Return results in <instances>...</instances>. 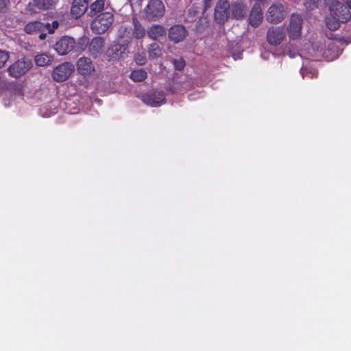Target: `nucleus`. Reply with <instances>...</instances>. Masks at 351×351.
<instances>
[{
  "label": "nucleus",
  "mask_w": 351,
  "mask_h": 351,
  "mask_svg": "<svg viewBox=\"0 0 351 351\" xmlns=\"http://www.w3.org/2000/svg\"><path fill=\"white\" fill-rule=\"evenodd\" d=\"M147 34L149 38L152 40H157L166 35V30L161 25H152L147 30Z\"/></svg>",
  "instance_id": "18"
},
{
  "label": "nucleus",
  "mask_w": 351,
  "mask_h": 351,
  "mask_svg": "<svg viewBox=\"0 0 351 351\" xmlns=\"http://www.w3.org/2000/svg\"><path fill=\"white\" fill-rule=\"evenodd\" d=\"M88 0H73L71 9V15L75 18L82 16L88 8Z\"/></svg>",
  "instance_id": "16"
},
{
  "label": "nucleus",
  "mask_w": 351,
  "mask_h": 351,
  "mask_svg": "<svg viewBox=\"0 0 351 351\" xmlns=\"http://www.w3.org/2000/svg\"><path fill=\"white\" fill-rule=\"evenodd\" d=\"M105 40L101 36L93 38L89 43L88 51L94 58L101 53L104 47Z\"/></svg>",
  "instance_id": "15"
},
{
  "label": "nucleus",
  "mask_w": 351,
  "mask_h": 351,
  "mask_svg": "<svg viewBox=\"0 0 351 351\" xmlns=\"http://www.w3.org/2000/svg\"><path fill=\"white\" fill-rule=\"evenodd\" d=\"M53 26L54 27H58V23L57 21H53Z\"/></svg>",
  "instance_id": "37"
},
{
  "label": "nucleus",
  "mask_w": 351,
  "mask_h": 351,
  "mask_svg": "<svg viewBox=\"0 0 351 351\" xmlns=\"http://www.w3.org/2000/svg\"><path fill=\"white\" fill-rule=\"evenodd\" d=\"M75 45V40L69 36H62L55 45V50L60 55H65L73 50Z\"/></svg>",
  "instance_id": "12"
},
{
  "label": "nucleus",
  "mask_w": 351,
  "mask_h": 351,
  "mask_svg": "<svg viewBox=\"0 0 351 351\" xmlns=\"http://www.w3.org/2000/svg\"><path fill=\"white\" fill-rule=\"evenodd\" d=\"M302 23L303 19L300 14L293 13L291 15L287 27L288 35L290 39L296 40L301 36Z\"/></svg>",
  "instance_id": "7"
},
{
  "label": "nucleus",
  "mask_w": 351,
  "mask_h": 351,
  "mask_svg": "<svg viewBox=\"0 0 351 351\" xmlns=\"http://www.w3.org/2000/svg\"><path fill=\"white\" fill-rule=\"evenodd\" d=\"M114 15L111 12H104L98 14L91 23V29L97 34L106 32L112 25Z\"/></svg>",
  "instance_id": "2"
},
{
  "label": "nucleus",
  "mask_w": 351,
  "mask_h": 351,
  "mask_svg": "<svg viewBox=\"0 0 351 351\" xmlns=\"http://www.w3.org/2000/svg\"><path fill=\"white\" fill-rule=\"evenodd\" d=\"M54 4L53 0H33L32 5L38 10L50 9Z\"/></svg>",
  "instance_id": "24"
},
{
  "label": "nucleus",
  "mask_w": 351,
  "mask_h": 351,
  "mask_svg": "<svg viewBox=\"0 0 351 351\" xmlns=\"http://www.w3.org/2000/svg\"><path fill=\"white\" fill-rule=\"evenodd\" d=\"M342 1L346 2V3H348L349 2H351V0H342Z\"/></svg>",
  "instance_id": "39"
},
{
  "label": "nucleus",
  "mask_w": 351,
  "mask_h": 351,
  "mask_svg": "<svg viewBox=\"0 0 351 351\" xmlns=\"http://www.w3.org/2000/svg\"><path fill=\"white\" fill-rule=\"evenodd\" d=\"M165 13V7L161 0H149L143 10L145 20L148 21H157Z\"/></svg>",
  "instance_id": "1"
},
{
  "label": "nucleus",
  "mask_w": 351,
  "mask_h": 351,
  "mask_svg": "<svg viewBox=\"0 0 351 351\" xmlns=\"http://www.w3.org/2000/svg\"><path fill=\"white\" fill-rule=\"evenodd\" d=\"M145 61H146V59L145 57L142 56V57H138L136 58V62L137 64H140V65H143L145 63Z\"/></svg>",
  "instance_id": "34"
},
{
  "label": "nucleus",
  "mask_w": 351,
  "mask_h": 351,
  "mask_svg": "<svg viewBox=\"0 0 351 351\" xmlns=\"http://www.w3.org/2000/svg\"><path fill=\"white\" fill-rule=\"evenodd\" d=\"M147 76V73L143 69H136L131 72L130 77L136 82H143Z\"/></svg>",
  "instance_id": "25"
},
{
  "label": "nucleus",
  "mask_w": 351,
  "mask_h": 351,
  "mask_svg": "<svg viewBox=\"0 0 351 351\" xmlns=\"http://www.w3.org/2000/svg\"><path fill=\"white\" fill-rule=\"evenodd\" d=\"M317 1L318 0H306L304 5L308 9L313 10L317 7Z\"/></svg>",
  "instance_id": "33"
},
{
  "label": "nucleus",
  "mask_w": 351,
  "mask_h": 351,
  "mask_svg": "<svg viewBox=\"0 0 351 351\" xmlns=\"http://www.w3.org/2000/svg\"><path fill=\"white\" fill-rule=\"evenodd\" d=\"M53 56L47 53L38 54L35 57V62L39 66L49 65L53 62Z\"/></svg>",
  "instance_id": "23"
},
{
  "label": "nucleus",
  "mask_w": 351,
  "mask_h": 351,
  "mask_svg": "<svg viewBox=\"0 0 351 351\" xmlns=\"http://www.w3.org/2000/svg\"><path fill=\"white\" fill-rule=\"evenodd\" d=\"M263 20V13L259 3H256L252 6L249 16L248 23L253 27H258Z\"/></svg>",
  "instance_id": "13"
},
{
  "label": "nucleus",
  "mask_w": 351,
  "mask_h": 351,
  "mask_svg": "<svg viewBox=\"0 0 351 351\" xmlns=\"http://www.w3.org/2000/svg\"><path fill=\"white\" fill-rule=\"evenodd\" d=\"M340 23H341V21L332 15L326 19V26L331 31L338 29L340 27Z\"/></svg>",
  "instance_id": "27"
},
{
  "label": "nucleus",
  "mask_w": 351,
  "mask_h": 351,
  "mask_svg": "<svg viewBox=\"0 0 351 351\" xmlns=\"http://www.w3.org/2000/svg\"><path fill=\"white\" fill-rule=\"evenodd\" d=\"M32 66L30 59L23 57L16 60L8 68L9 75L13 77L19 78L25 75Z\"/></svg>",
  "instance_id": "5"
},
{
  "label": "nucleus",
  "mask_w": 351,
  "mask_h": 351,
  "mask_svg": "<svg viewBox=\"0 0 351 351\" xmlns=\"http://www.w3.org/2000/svg\"><path fill=\"white\" fill-rule=\"evenodd\" d=\"M78 72L84 76L90 75L95 71L91 60L86 57L80 58L77 62Z\"/></svg>",
  "instance_id": "14"
},
{
  "label": "nucleus",
  "mask_w": 351,
  "mask_h": 351,
  "mask_svg": "<svg viewBox=\"0 0 351 351\" xmlns=\"http://www.w3.org/2000/svg\"><path fill=\"white\" fill-rule=\"evenodd\" d=\"M330 15L337 17L341 23H346L351 19L349 6L341 3L337 0H331L329 5Z\"/></svg>",
  "instance_id": "4"
},
{
  "label": "nucleus",
  "mask_w": 351,
  "mask_h": 351,
  "mask_svg": "<svg viewBox=\"0 0 351 351\" xmlns=\"http://www.w3.org/2000/svg\"><path fill=\"white\" fill-rule=\"evenodd\" d=\"M105 5L104 0H96L90 5L88 15L93 16L104 10Z\"/></svg>",
  "instance_id": "22"
},
{
  "label": "nucleus",
  "mask_w": 351,
  "mask_h": 351,
  "mask_svg": "<svg viewBox=\"0 0 351 351\" xmlns=\"http://www.w3.org/2000/svg\"><path fill=\"white\" fill-rule=\"evenodd\" d=\"M188 35V31L182 25H174L168 31V38L174 43L183 41Z\"/></svg>",
  "instance_id": "10"
},
{
  "label": "nucleus",
  "mask_w": 351,
  "mask_h": 351,
  "mask_svg": "<svg viewBox=\"0 0 351 351\" xmlns=\"http://www.w3.org/2000/svg\"><path fill=\"white\" fill-rule=\"evenodd\" d=\"M141 99L145 104L156 107L163 103L165 95L163 91L152 90L143 95Z\"/></svg>",
  "instance_id": "11"
},
{
  "label": "nucleus",
  "mask_w": 351,
  "mask_h": 351,
  "mask_svg": "<svg viewBox=\"0 0 351 351\" xmlns=\"http://www.w3.org/2000/svg\"><path fill=\"white\" fill-rule=\"evenodd\" d=\"M266 37L269 45L278 46L285 38V29L282 26L270 27L267 32Z\"/></svg>",
  "instance_id": "9"
},
{
  "label": "nucleus",
  "mask_w": 351,
  "mask_h": 351,
  "mask_svg": "<svg viewBox=\"0 0 351 351\" xmlns=\"http://www.w3.org/2000/svg\"><path fill=\"white\" fill-rule=\"evenodd\" d=\"M230 6L228 0H219L215 8L214 17L219 24H224L228 19Z\"/></svg>",
  "instance_id": "8"
},
{
  "label": "nucleus",
  "mask_w": 351,
  "mask_h": 351,
  "mask_svg": "<svg viewBox=\"0 0 351 351\" xmlns=\"http://www.w3.org/2000/svg\"><path fill=\"white\" fill-rule=\"evenodd\" d=\"M46 38V34L43 33L42 32H40V35H39V38L40 40H43Z\"/></svg>",
  "instance_id": "36"
},
{
  "label": "nucleus",
  "mask_w": 351,
  "mask_h": 351,
  "mask_svg": "<svg viewBox=\"0 0 351 351\" xmlns=\"http://www.w3.org/2000/svg\"><path fill=\"white\" fill-rule=\"evenodd\" d=\"M119 34L120 37L128 36L130 34V29L125 26H121L119 29Z\"/></svg>",
  "instance_id": "32"
},
{
  "label": "nucleus",
  "mask_w": 351,
  "mask_h": 351,
  "mask_svg": "<svg viewBox=\"0 0 351 351\" xmlns=\"http://www.w3.org/2000/svg\"><path fill=\"white\" fill-rule=\"evenodd\" d=\"M74 71V66L69 62H64L56 67L52 71V79L57 82H62L67 80Z\"/></svg>",
  "instance_id": "6"
},
{
  "label": "nucleus",
  "mask_w": 351,
  "mask_h": 351,
  "mask_svg": "<svg viewBox=\"0 0 351 351\" xmlns=\"http://www.w3.org/2000/svg\"><path fill=\"white\" fill-rule=\"evenodd\" d=\"M346 4L349 6L350 10L351 11V1Z\"/></svg>",
  "instance_id": "38"
},
{
  "label": "nucleus",
  "mask_w": 351,
  "mask_h": 351,
  "mask_svg": "<svg viewBox=\"0 0 351 351\" xmlns=\"http://www.w3.org/2000/svg\"><path fill=\"white\" fill-rule=\"evenodd\" d=\"M9 58L10 54L8 51L0 50V69L4 66Z\"/></svg>",
  "instance_id": "29"
},
{
  "label": "nucleus",
  "mask_w": 351,
  "mask_h": 351,
  "mask_svg": "<svg viewBox=\"0 0 351 351\" xmlns=\"http://www.w3.org/2000/svg\"><path fill=\"white\" fill-rule=\"evenodd\" d=\"M287 16L285 6L282 3H273L269 7L265 14V18L271 24H278L281 23Z\"/></svg>",
  "instance_id": "3"
},
{
  "label": "nucleus",
  "mask_w": 351,
  "mask_h": 351,
  "mask_svg": "<svg viewBox=\"0 0 351 351\" xmlns=\"http://www.w3.org/2000/svg\"><path fill=\"white\" fill-rule=\"evenodd\" d=\"M111 51L113 52L112 55L109 54L112 58H120L123 57V54L126 50V47L123 44L114 43L111 46Z\"/></svg>",
  "instance_id": "21"
},
{
  "label": "nucleus",
  "mask_w": 351,
  "mask_h": 351,
  "mask_svg": "<svg viewBox=\"0 0 351 351\" xmlns=\"http://www.w3.org/2000/svg\"><path fill=\"white\" fill-rule=\"evenodd\" d=\"M49 27V24L45 25L40 21H35L28 23L24 27V31L28 34H34L43 32Z\"/></svg>",
  "instance_id": "17"
},
{
  "label": "nucleus",
  "mask_w": 351,
  "mask_h": 351,
  "mask_svg": "<svg viewBox=\"0 0 351 351\" xmlns=\"http://www.w3.org/2000/svg\"><path fill=\"white\" fill-rule=\"evenodd\" d=\"M211 3H212V0H204V5L205 10L210 7Z\"/></svg>",
  "instance_id": "35"
},
{
  "label": "nucleus",
  "mask_w": 351,
  "mask_h": 351,
  "mask_svg": "<svg viewBox=\"0 0 351 351\" xmlns=\"http://www.w3.org/2000/svg\"><path fill=\"white\" fill-rule=\"evenodd\" d=\"M89 38L88 37L83 36L78 40L77 44L79 48L84 51L86 49L88 45L89 46Z\"/></svg>",
  "instance_id": "28"
},
{
  "label": "nucleus",
  "mask_w": 351,
  "mask_h": 351,
  "mask_svg": "<svg viewBox=\"0 0 351 351\" xmlns=\"http://www.w3.org/2000/svg\"><path fill=\"white\" fill-rule=\"evenodd\" d=\"M173 62L175 69L178 71H182L185 66V61L182 58H180L179 59H174Z\"/></svg>",
  "instance_id": "30"
},
{
  "label": "nucleus",
  "mask_w": 351,
  "mask_h": 351,
  "mask_svg": "<svg viewBox=\"0 0 351 351\" xmlns=\"http://www.w3.org/2000/svg\"><path fill=\"white\" fill-rule=\"evenodd\" d=\"M134 29H133V36L134 38L137 39H140L144 37L145 35V29L141 25V23L138 21V20L134 17L132 19Z\"/></svg>",
  "instance_id": "20"
},
{
  "label": "nucleus",
  "mask_w": 351,
  "mask_h": 351,
  "mask_svg": "<svg viewBox=\"0 0 351 351\" xmlns=\"http://www.w3.org/2000/svg\"><path fill=\"white\" fill-rule=\"evenodd\" d=\"M10 0H0V13H5L9 9Z\"/></svg>",
  "instance_id": "31"
},
{
  "label": "nucleus",
  "mask_w": 351,
  "mask_h": 351,
  "mask_svg": "<svg viewBox=\"0 0 351 351\" xmlns=\"http://www.w3.org/2000/svg\"><path fill=\"white\" fill-rule=\"evenodd\" d=\"M147 52L149 58L154 59L161 56L162 49L158 43H154L149 45L147 49Z\"/></svg>",
  "instance_id": "26"
},
{
  "label": "nucleus",
  "mask_w": 351,
  "mask_h": 351,
  "mask_svg": "<svg viewBox=\"0 0 351 351\" xmlns=\"http://www.w3.org/2000/svg\"><path fill=\"white\" fill-rule=\"evenodd\" d=\"M247 6L243 3H234L231 6V14L233 19H242L246 14Z\"/></svg>",
  "instance_id": "19"
}]
</instances>
